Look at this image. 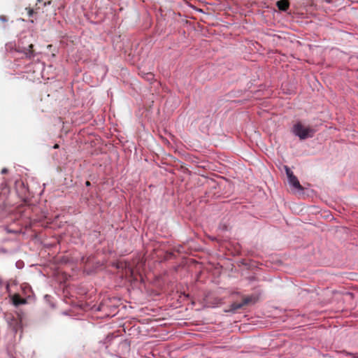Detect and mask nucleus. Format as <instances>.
I'll list each match as a JSON object with an SVG mask.
<instances>
[{"mask_svg":"<svg viewBox=\"0 0 358 358\" xmlns=\"http://www.w3.org/2000/svg\"><path fill=\"white\" fill-rule=\"evenodd\" d=\"M292 132L300 139H306L313 136L314 131L310 127L303 126L301 123L295 124L292 128Z\"/></svg>","mask_w":358,"mask_h":358,"instance_id":"f257e3e1","label":"nucleus"},{"mask_svg":"<svg viewBox=\"0 0 358 358\" xmlns=\"http://www.w3.org/2000/svg\"><path fill=\"white\" fill-rule=\"evenodd\" d=\"M285 171L289 185L297 190L302 191L303 187L293 172L287 166H285Z\"/></svg>","mask_w":358,"mask_h":358,"instance_id":"f03ea898","label":"nucleus"},{"mask_svg":"<svg viewBox=\"0 0 358 358\" xmlns=\"http://www.w3.org/2000/svg\"><path fill=\"white\" fill-rule=\"evenodd\" d=\"M252 301L251 297H247L243 299V302L241 303H234L231 304V309L233 310H236L241 308H242L244 305H246Z\"/></svg>","mask_w":358,"mask_h":358,"instance_id":"7ed1b4c3","label":"nucleus"},{"mask_svg":"<svg viewBox=\"0 0 358 358\" xmlns=\"http://www.w3.org/2000/svg\"><path fill=\"white\" fill-rule=\"evenodd\" d=\"M32 48L33 45L30 44L28 48H23L22 50L19 48L17 49V51L24 52L27 57L31 58L33 57V51L31 50Z\"/></svg>","mask_w":358,"mask_h":358,"instance_id":"20e7f679","label":"nucleus"},{"mask_svg":"<svg viewBox=\"0 0 358 358\" xmlns=\"http://www.w3.org/2000/svg\"><path fill=\"white\" fill-rule=\"evenodd\" d=\"M277 6L280 10L285 11L289 7V3L287 0H280L277 3Z\"/></svg>","mask_w":358,"mask_h":358,"instance_id":"39448f33","label":"nucleus"},{"mask_svg":"<svg viewBox=\"0 0 358 358\" xmlns=\"http://www.w3.org/2000/svg\"><path fill=\"white\" fill-rule=\"evenodd\" d=\"M13 304L15 306L24 304L26 303V300L24 299H21L18 295H14L13 297Z\"/></svg>","mask_w":358,"mask_h":358,"instance_id":"423d86ee","label":"nucleus"},{"mask_svg":"<svg viewBox=\"0 0 358 358\" xmlns=\"http://www.w3.org/2000/svg\"><path fill=\"white\" fill-rule=\"evenodd\" d=\"M7 172H8V170H7V169H6V168H4V169H3L1 170V173H2V174H5V173H6Z\"/></svg>","mask_w":358,"mask_h":358,"instance_id":"0eeeda50","label":"nucleus"},{"mask_svg":"<svg viewBox=\"0 0 358 358\" xmlns=\"http://www.w3.org/2000/svg\"><path fill=\"white\" fill-rule=\"evenodd\" d=\"M0 20L5 22L6 21V19L4 16H0Z\"/></svg>","mask_w":358,"mask_h":358,"instance_id":"6e6552de","label":"nucleus"},{"mask_svg":"<svg viewBox=\"0 0 358 358\" xmlns=\"http://www.w3.org/2000/svg\"><path fill=\"white\" fill-rule=\"evenodd\" d=\"M58 147H59V145L57 144L54 145V148H57Z\"/></svg>","mask_w":358,"mask_h":358,"instance_id":"1a4fd4ad","label":"nucleus"},{"mask_svg":"<svg viewBox=\"0 0 358 358\" xmlns=\"http://www.w3.org/2000/svg\"><path fill=\"white\" fill-rule=\"evenodd\" d=\"M90 185V182L87 181V182H86V185H87V186H89Z\"/></svg>","mask_w":358,"mask_h":358,"instance_id":"9d476101","label":"nucleus"}]
</instances>
